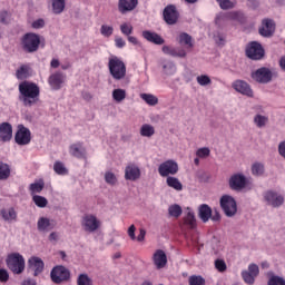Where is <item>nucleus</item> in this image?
<instances>
[{
  "instance_id": "1",
  "label": "nucleus",
  "mask_w": 285,
  "mask_h": 285,
  "mask_svg": "<svg viewBox=\"0 0 285 285\" xmlns=\"http://www.w3.org/2000/svg\"><path fill=\"white\" fill-rule=\"evenodd\" d=\"M18 90L20 92L19 100L26 106V108H32L39 102V95H41V89L39 85L30 81H22Z\"/></svg>"
},
{
  "instance_id": "2",
  "label": "nucleus",
  "mask_w": 285,
  "mask_h": 285,
  "mask_svg": "<svg viewBox=\"0 0 285 285\" xmlns=\"http://www.w3.org/2000/svg\"><path fill=\"white\" fill-rule=\"evenodd\" d=\"M6 264L9 271H12L14 275H21L26 271V258L19 253L9 254Z\"/></svg>"
},
{
  "instance_id": "3",
  "label": "nucleus",
  "mask_w": 285,
  "mask_h": 285,
  "mask_svg": "<svg viewBox=\"0 0 285 285\" xmlns=\"http://www.w3.org/2000/svg\"><path fill=\"white\" fill-rule=\"evenodd\" d=\"M108 68L111 77L116 79V81H121V79L126 77V63L116 56L109 59Z\"/></svg>"
},
{
  "instance_id": "4",
  "label": "nucleus",
  "mask_w": 285,
  "mask_h": 285,
  "mask_svg": "<svg viewBox=\"0 0 285 285\" xmlns=\"http://www.w3.org/2000/svg\"><path fill=\"white\" fill-rule=\"evenodd\" d=\"M40 43L41 39L37 33H26L22 38V49L24 52H37L39 50Z\"/></svg>"
},
{
  "instance_id": "5",
  "label": "nucleus",
  "mask_w": 285,
  "mask_h": 285,
  "mask_svg": "<svg viewBox=\"0 0 285 285\" xmlns=\"http://www.w3.org/2000/svg\"><path fill=\"white\" fill-rule=\"evenodd\" d=\"M226 21H238L239 23H244L246 21V17L242 11H232L227 13H219L216 16L215 23L216 26H224Z\"/></svg>"
},
{
  "instance_id": "6",
  "label": "nucleus",
  "mask_w": 285,
  "mask_h": 285,
  "mask_svg": "<svg viewBox=\"0 0 285 285\" xmlns=\"http://www.w3.org/2000/svg\"><path fill=\"white\" fill-rule=\"evenodd\" d=\"M228 186L230 190L242 193L248 186V178L242 173L233 174L228 179Z\"/></svg>"
},
{
  "instance_id": "7",
  "label": "nucleus",
  "mask_w": 285,
  "mask_h": 285,
  "mask_svg": "<svg viewBox=\"0 0 285 285\" xmlns=\"http://www.w3.org/2000/svg\"><path fill=\"white\" fill-rule=\"evenodd\" d=\"M220 208L225 213L226 217H235V215H237V202L230 195H224L220 197Z\"/></svg>"
},
{
  "instance_id": "8",
  "label": "nucleus",
  "mask_w": 285,
  "mask_h": 285,
  "mask_svg": "<svg viewBox=\"0 0 285 285\" xmlns=\"http://www.w3.org/2000/svg\"><path fill=\"white\" fill-rule=\"evenodd\" d=\"M263 199L266 206H271L272 208H281V206H284V195L275 190L263 193Z\"/></svg>"
},
{
  "instance_id": "9",
  "label": "nucleus",
  "mask_w": 285,
  "mask_h": 285,
  "mask_svg": "<svg viewBox=\"0 0 285 285\" xmlns=\"http://www.w3.org/2000/svg\"><path fill=\"white\" fill-rule=\"evenodd\" d=\"M252 79L256 81V83H271L273 81V70L268 67H261L252 72Z\"/></svg>"
},
{
  "instance_id": "10",
  "label": "nucleus",
  "mask_w": 285,
  "mask_h": 285,
  "mask_svg": "<svg viewBox=\"0 0 285 285\" xmlns=\"http://www.w3.org/2000/svg\"><path fill=\"white\" fill-rule=\"evenodd\" d=\"M50 278L53 284H63L70 279V271L61 265L56 266L50 272Z\"/></svg>"
},
{
  "instance_id": "11",
  "label": "nucleus",
  "mask_w": 285,
  "mask_h": 285,
  "mask_svg": "<svg viewBox=\"0 0 285 285\" xmlns=\"http://www.w3.org/2000/svg\"><path fill=\"white\" fill-rule=\"evenodd\" d=\"M158 173L160 177L177 175V173H179V165L173 159L166 160L158 166Z\"/></svg>"
},
{
  "instance_id": "12",
  "label": "nucleus",
  "mask_w": 285,
  "mask_h": 285,
  "mask_svg": "<svg viewBox=\"0 0 285 285\" xmlns=\"http://www.w3.org/2000/svg\"><path fill=\"white\" fill-rule=\"evenodd\" d=\"M16 144L18 146H28L32 141V132L23 125L18 126V130L14 136Z\"/></svg>"
},
{
  "instance_id": "13",
  "label": "nucleus",
  "mask_w": 285,
  "mask_h": 285,
  "mask_svg": "<svg viewBox=\"0 0 285 285\" xmlns=\"http://www.w3.org/2000/svg\"><path fill=\"white\" fill-rule=\"evenodd\" d=\"M242 278L245 284L253 285L255 284V278L259 275V266L255 263L248 265L247 269H244L242 273Z\"/></svg>"
},
{
  "instance_id": "14",
  "label": "nucleus",
  "mask_w": 285,
  "mask_h": 285,
  "mask_svg": "<svg viewBox=\"0 0 285 285\" xmlns=\"http://www.w3.org/2000/svg\"><path fill=\"white\" fill-rule=\"evenodd\" d=\"M246 56L248 59L259 61V59H264V48L259 42H250L246 48Z\"/></svg>"
},
{
  "instance_id": "15",
  "label": "nucleus",
  "mask_w": 285,
  "mask_h": 285,
  "mask_svg": "<svg viewBox=\"0 0 285 285\" xmlns=\"http://www.w3.org/2000/svg\"><path fill=\"white\" fill-rule=\"evenodd\" d=\"M101 226V220L95 215H85L82 217V228L86 233H95Z\"/></svg>"
},
{
  "instance_id": "16",
  "label": "nucleus",
  "mask_w": 285,
  "mask_h": 285,
  "mask_svg": "<svg viewBox=\"0 0 285 285\" xmlns=\"http://www.w3.org/2000/svg\"><path fill=\"white\" fill-rule=\"evenodd\" d=\"M125 179L126 181H137V179H141V168H139V165L129 163L125 167Z\"/></svg>"
},
{
  "instance_id": "17",
  "label": "nucleus",
  "mask_w": 285,
  "mask_h": 285,
  "mask_svg": "<svg viewBox=\"0 0 285 285\" xmlns=\"http://www.w3.org/2000/svg\"><path fill=\"white\" fill-rule=\"evenodd\" d=\"M163 17L168 26H175L179 19V12H177V8L174 4H169L164 9Z\"/></svg>"
},
{
  "instance_id": "18",
  "label": "nucleus",
  "mask_w": 285,
  "mask_h": 285,
  "mask_svg": "<svg viewBox=\"0 0 285 285\" xmlns=\"http://www.w3.org/2000/svg\"><path fill=\"white\" fill-rule=\"evenodd\" d=\"M232 88L245 97H253V89L250 88V85L244 80H235L232 83Z\"/></svg>"
},
{
  "instance_id": "19",
  "label": "nucleus",
  "mask_w": 285,
  "mask_h": 285,
  "mask_svg": "<svg viewBox=\"0 0 285 285\" xmlns=\"http://www.w3.org/2000/svg\"><path fill=\"white\" fill-rule=\"evenodd\" d=\"M28 265H29V268H31V271H33L35 277H37V276L41 275V273H43L45 264H43V259H41L40 257L33 256V257L29 258Z\"/></svg>"
},
{
  "instance_id": "20",
  "label": "nucleus",
  "mask_w": 285,
  "mask_h": 285,
  "mask_svg": "<svg viewBox=\"0 0 285 285\" xmlns=\"http://www.w3.org/2000/svg\"><path fill=\"white\" fill-rule=\"evenodd\" d=\"M139 6V0H118V10L121 14L132 12Z\"/></svg>"
},
{
  "instance_id": "21",
  "label": "nucleus",
  "mask_w": 285,
  "mask_h": 285,
  "mask_svg": "<svg viewBox=\"0 0 285 285\" xmlns=\"http://www.w3.org/2000/svg\"><path fill=\"white\" fill-rule=\"evenodd\" d=\"M153 261L158 271H160V268H165L166 264H168V257L166 256V252H164L163 249L156 250L154 253Z\"/></svg>"
},
{
  "instance_id": "22",
  "label": "nucleus",
  "mask_w": 285,
  "mask_h": 285,
  "mask_svg": "<svg viewBox=\"0 0 285 285\" xmlns=\"http://www.w3.org/2000/svg\"><path fill=\"white\" fill-rule=\"evenodd\" d=\"M275 32V22L271 19H265L262 22V27L259 28V35L262 37H273Z\"/></svg>"
},
{
  "instance_id": "23",
  "label": "nucleus",
  "mask_w": 285,
  "mask_h": 285,
  "mask_svg": "<svg viewBox=\"0 0 285 285\" xmlns=\"http://www.w3.org/2000/svg\"><path fill=\"white\" fill-rule=\"evenodd\" d=\"M48 81L52 90H59L61 89V86H63V81H66V76L61 72H56L49 77Z\"/></svg>"
},
{
  "instance_id": "24",
  "label": "nucleus",
  "mask_w": 285,
  "mask_h": 285,
  "mask_svg": "<svg viewBox=\"0 0 285 285\" xmlns=\"http://www.w3.org/2000/svg\"><path fill=\"white\" fill-rule=\"evenodd\" d=\"M37 228L40 233H50L55 228V220L48 217H40L37 222Z\"/></svg>"
},
{
  "instance_id": "25",
  "label": "nucleus",
  "mask_w": 285,
  "mask_h": 285,
  "mask_svg": "<svg viewBox=\"0 0 285 285\" xmlns=\"http://www.w3.org/2000/svg\"><path fill=\"white\" fill-rule=\"evenodd\" d=\"M163 77H173L177 72V65L173 60L161 61Z\"/></svg>"
},
{
  "instance_id": "26",
  "label": "nucleus",
  "mask_w": 285,
  "mask_h": 285,
  "mask_svg": "<svg viewBox=\"0 0 285 285\" xmlns=\"http://www.w3.org/2000/svg\"><path fill=\"white\" fill-rule=\"evenodd\" d=\"M69 153L77 159H86V147L82 142H75L69 147Z\"/></svg>"
},
{
  "instance_id": "27",
  "label": "nucleus",
  "mask_w": 285,
  "mask_h": 285,
  "mask_svg": "<svg viewBox=\"0 0 285 285\" xmlns=\"http://www.w3.org/2000/svg\"><path fill=\"white\" fill-rule=\"evenodd\" d=\"M0 215L4 222L12 224V222H17V209L14 207H6L0 210Z\"/></svg>"
},
{
  "instance_id": "28",
  "label": "nucleus",
  "mask_w": 285,
  "mask_h": 285,
  "mask_svg": "<svg viewBox=\"0 0 285 285\" xmlns=\"http://www.w3.org/2000/svg\"><path fill=\"white\" fill-rule=\"evenodd\" d=\"M12 139V125L9 122L0 124V141H10Z\"/></svg>"
},
{
  "instance_id": "29",
  "label": "nucleus",
  "mask_w": 285,
  "mask_h": 285,
  "mask_svg": "<svg viewBox=\"0 0 285 285\" xmlns=\"http://www.w3.org/2000/svg\"><path fill=\"white\" fill-rule=\"evenodd\" d=\"M164 55H168L169 57H179L180 59H184L186 57V49L183 48H175L171 46H164L163 47Z\"/></svg>"
},
{
  "instance_id": "30",
  "label": "nucleus",
  "mask_w": 285,
  "mask_h": 285,
  "mask_svg": "<svg viewBox=\"0 0 285 285\" xmlns=\"http://www.w3.org/2000/svg\"><path fill=\"white\" fill-rule=\"evenodd\" d=\"M198 217L204 224H206L210 217H213V208L206 204H202L198 207Z\"/></svg>"
},
{
  "instance_id": "31",
  "label": "nucleus",
  "mask_w": 285,
  "mask_h": 285,
  "mask_svg": "<svg viewBox=\"0 0 285 285\" xmlns=\"http://www.w3.org/2000/svg\"><path fill=\"white\" fill-rule=\"evenodd\" d=\"M142 37L149 43H155L156 46H161L164 43V38L156 32L153 31H142Z\"/></svg>"
},
{
  "instance_id": "32",
  "label": "nucleus",
  "mask_w": 285,
  "mask_h": 285,
  "mask_svg": "<svg viewBox=\"0 0 285 285\" xmlns=\"http://www.w3.org/2000/svg\"><path fill=\"white\" fill-rule=\"evenodd\" d=\"M185 225L188 226V228H195L197 226V219L195 218V212L190 209V207H187L185 210V218H184Z\"/></svg>"
},
{
  "instance_id": "33",
  "label": "nucleus",
  "mask_w": 285,
  "mask_h": 285,
  "mask_svg": "<svg viewBox=\"0 0 285 285\" xmlns=\"http://www.w3.org/2000/svg\"><path fill=\"white\" fill-rule=\"evenodd\" d=\"M178 43L187 49L193 48L195 46L193 42V37L186 32H183L178 36Z\"/></svg>"
},
{
  "instance_id": "34",
  "label": "nucleus",
  "mask_w": 285,
  "mask_h": 285,
  "mask_svg": "<svg viewBox=\"0 0 285 285\" xmlns=\"http://www.w3.org/2000/svg\"><path fill=\"white\" fill-rule=\"evenodd\" d=\"M166 184L169 188H174V190H184V185H181V181H179V178L177 177L168 176L166 179Z\"/></svg>"
},
{
  "instance_id": "35",
  "label": "nucleus",
  "mask_w": 285,
  "mask_h": 285,
  "mask_svg": "<svg viewBox=\"0 0 285 285\" xmlns=\"http://www.w3.org/2000/svg\"><path fill=\"white\" fill-rule=\"evenodd\" d=\"M267 277V285H285V278L279 275H276L273 272H268Z\"/></svg>"
},
{
  "instance_id": "36",
  "label": "nucleus",
  "mask_w": 285,
  "mask_h": 285,
  "mask_svg": "<svg viewBox=\"0 0 285 285\" xmlns=\"http://www.w3.org/2000/svg\"><path fill=\"white\" fill-rule=\"evenodd\" d=\"M30 66L28 65L20 66L16 71L17 79L21 81H23V79H28V77H30Z\"/></svg>"
},
{
  "instance_id": "37",
  "label": "nucleus",
  "mask_w": 285,
  "mask_h": 285,
  "mask_svg": "<svg viewBox=\"0 0 285 285\" xmlns=\"http://www.w3.org/2000/svg\"><path fill=\"white\" fill-rule=\"evenodd\" d=\"M126 89H122V88H117V89H114L112 92H111V97H112V100L116 102V104H121L122 101L126 100Z\"/></svg>"
},
{
  "instance_id": "38",
  "label": "nucleus",
  "mask_w": 285,
  "mask_h": 285,
  "mask_svg": "<svg viewBox=\"0 0 285 285\" xmlns=\"http://www.w3.org/2000/svg\"><path fill=\"white\" fill-rule=\"evenodd\" d=\"M11 173L12 169L10 168V165L0 161V181H6V179H9Z\"/></svg>"
},
{
  "instance_id": "39",
  "label": "nucleus",
  "mask_w": 285,
  "mask_h": 285,
  "mask_svg": "<svg viewBox=\"0 0 285 285\" xmlns=\"http://www.w3.org/2000/svg\"><path fill=\"white\" fill-rule=\"evenodd\" d=\"M53 14H61L66 10V0H51Z\"/></svg>"
},
{
  "instance_id": "40",
  "label": "nucleus",
  "mask_w": 285,
  "mask_h": 285,
  "mask_svg": "<svg viewBox=\"0 0 285 285\" xmlns=\"http://www.w3.org/2000/svg\"><path fill=\"white\" fill-rule=\"evenodd\" d=\"M45 186H46V183H43V180H41V179L30 184L29 190H30V194L32 195V197H35V195L41 193V190H43Z\"/></svg>"
},
{
  "instance_id": "41",
  "label": "nucleus",
  "mask_w": 285,
  "mask_h": 285,
  "mask_svg": "<svg viewBox=\"0 0 285 285\" xmlns=\"http://www.w3.org/2000/svg\"><path fill=\"white\" fill-rule=\"evenodd\" d=\"M140 99L148 106H157L159 104V98L153 94H140Z\"/></svg>"
},
{
  "instance_id": "42",
  "label": "nucleus",
  "mask_w": 285,
  "mask_h": 285,
  "mask_svg": "<svg viewBox=\"0 0 285 285\" xmlns=\"http://www.w3.org/2000/svg\"><path fill=\"white\" fill-rule=\"evenodd\" d=\"M266 124H268V116L262 114H256L254 116V125L256 128H266Z\"/></svg>"
},
{
  "instance_id": "43",
  "label": "nucleus",
  "mask_w": 285,
  "mask_h": 285,
  "mask_svg": "<svg viewBox=\"0 0 285 285\" xmlns=\"http://www.w3.org/2000/svg\"><path fill=\"white\" fill-rule=\"evenodd\" d=\"M153 135H155V127H153V125H148V124H144L140 127V136L141 137H153Z\"/></svg>"
},
{
  "instance_id": "44",
  "label": "nucleus",
  "mask_w": 285,
  "mask_h": 285,
  "mask_svg": "<svg viewBox=\"0 0 285 285\" xmlns=\"http://www.w3.org/2000/svg\"><path fill=\"white\" fill-rule=\"evenodd\" d=\"M94 284L95 282L92 281V277H90L86 273L79 274L77 277V285H94Z\"/></svg>"
},
{
  "instance_id": "45",
  "label": "nucleus",
  "mask_w": 285,
  "mask_h": 285,
  "mask_svg": "<svg viewBox=\"0 0 285 285\" xmlns=\"http://www.w3.org/2000/svg\"><path fill=\"white\" fill-rule=\"evenodd\" d=\"M264 164L262 163H254L252 165V175H254V177H262V175H264Z\"/></svg>"
},
{
  "instance_id": "46",
  "label": "nucleus",
  "mask_w": 285,
  "mask_h": 285,
  "mask_svg": "<svg viewBox=\"0 0 285 285\" xmlns=\"http://www.w3.org/2000/svg\"><path fill=\"white\" fill-rule=\"evenodd\" d=\"M32 202L38 206V208H46V206H48V199L40 195H33Z\"/></svg>"
},
{
  "instance_id": "47",
  "label": "nucleus",
  "mask_w": 285,
  "mask_h": 285,
  "mask_svg": "<svg viewBox=\"0 0 285 285\" xmlns=\"http://www.w3.org/2000/svg\"><path fill=\"white\" fill-rule=\"evenodd\" d=\"M189 285H206V278L202 275H191L188 278Z\"/></svg>"
},
{
  "instance_id": "48",
  "label": "nucleus",
  "mask_w": 285,
  "mask_h": 285,
  "mask_svg": "<svg viewBox=\"0 0 285 285\" xmlns=\"http://www.w3.org/2000/svg\"><path fill=\"white\" fill-rule=\"evenodd\" d=\"M168 213L170 217H176V218L181 217V213H183L181 206L177 204L171 205L168 207Z\"/></svg>"
},
{
  "instance_id": "49",
  "label": "nucleus",
  "mask_w": 285,
  "mask_h": 285,
  "mask_svg": "<svg viewBox=\"0 0 285 285\" xmlns=\"http://www.w3.org/2000/svg\"><path fill=\"white\" fill-rule=\"evenodd\" d=\"M112 32H115V28L112 26L102 24L100 27V35L107 39L112 37Z\"/></svg>"
},
{
  "instance_id": "50",
  "label": "nucleus",
  "mask_w": 285,
  "mask_h": 285,
  "mask_svg": "<svg viewBox=\"0 0 285 285\" xmlns=\"http://www.w3.org/2000/svg\"><path fill=\"white\" fill-rule=\"evenodd\" d=\"M196 81L198 86H203V87L210 86V83H213V80L208 75L197 76Z\"/></svg>"
},
{
  "instance_id": "51",
  "label": "nucleus",
  "mask_w": 285,
  "mask_h": 285,
  "mask_svg": "<svg viewBox=\"0 0 285 285\" xmlns=\"http://www.w3.org/2000/svg\"><path fill=\"white\" fill-rule=\"evenodd\" d=\"M196 157L199 159H207V157H210V148L208 147H202L196 150Z\"/></svg>"
},
{
  "instance_id": "52",
  "label": "nucleus",
  "mask_w": 285,
  "mask_h": 285,
  "mask_svg": "<svg viewBox=\"0 0 285 285\" xmlns=\"http://www.w3.org/2000/svg\"><path fill=\"white\" fill-rule=\"evenodd\" d=\"M105 181L109 186H115L117 184V176L112 171L105 173Z\"/></svg>"
},
{
  "instance_id": "53",
  "label": "nucleus",
  "mask_w": 285,
  "mask_h": 285,
  "mask_svg": "<svg viewBox=\"0 0 285 285\" xmlns=\"http://www.w3.org/2000/svg\"><path fill=\"white\" fill-rule=\"evenodd\" d=\"M222 10H230L235 8V2L230 0H216Z\"/></svg>"
},
{
  "instance_id": "54",
  "label": "nucleus",
  "mask_w": 285,
  "mask_h": 285,
  "mask_svg": "<svg viewBox=\"0 0 285 285\" xmlns=\"http://www.w3.org/2000/svg\"><path fill=\"white\" fill-rule=\"evenodd\" d=\"M120 31L125 37H130L132 35V24L130 23H122L120 24Z\"/></svg>"
},
{
  "instance_id": "55",
  "label": "nucleus",
  "mask_w": 285,
  "mask_h": 285,
  "mask_svg": "<svg viewBox=\"0 0 285 285\" xmlns=\"http://www.w3.org/2000/svg\"><path fill=\"white\" fill-rule=\"evenodd\" d=\"M53 170L57 173V175H66V166H63V163L61 161L55 163Z\"/></svg>"
},
{
  "instance_id": "56",
  "label": "nucleus",
  "mask_w": 285,
  "mask_h": 285,
  "mask_svg": "<svg viewBox=\"0 0 285 285\" xmlns=\"http://www.w3.org/2000/svg\"><path fill=\"white\" fill-rule=\"evenodd\" d=\"M215 268L218 271V273H224L226 272V262L224 259H216L215 261Z\"/></svg>"
},
{
  "instance_id": "57",
  "label": "nucleus",
  "mask_w": 285,
  "mask_h": 285,
  "mask_svg": "<svg viewBox=\"0 0 285 285\" xmlns=\"http://www.w3.org/2000/svg\"><path fill=\"white\" fill-rule=\"evenodd\" d=\"M46 26V20L43 19H38V20H35L31 24V27L35 29V30H41V28H43Z\"/></svg>"
},
{
  "instance_id": "58",
  "label": "nucleus",
  "mask_w": 285,
  "mask_h": 285,
  "mask_svg": "<svg viewBox=\"0 0 285 285\" xmlns=\"http://www.w3.org/2000/svg\"><path fill=\"white\" fill-rule=\"evenodd\" d=\"M214 39H215L216 43H218V46H224V43H226V37L222 33L215 35Z\"/></svg>"
},
{
  "instance_id": "59",
  "label": "nucleus",
  "mask_w": 285,
  "mask_h": 285,
  "mask_svg": "<svg viewBox=\"0 0 285 285\" xmlns=\"http://www.w3.org/2000/svg\"><path fill=\"white\" fill-rule=\"evenodd\" d=\"M115 45H116V48H126V40H124V38L121 37H116Z\"/></svg>"
},
{
  "instance_id": "60",
  "label": "nucleus",
  "mask_w": 285,
  "mask_h": 285,
  "mask_svg": "<svg viewBox=\"0 0 285 285\" xmlns=\"http://www.w3.org/2000/svg\"><path fill=\"white\" fill-rule=\"evenodd\" d=\"M10 19V13H8V11H2L0 12V23H8Z\"/></svg>"
},
{
  "instance_id": "61",
  "label": "nucleus",
  "mask_w": 285,
  "mask_h": 285,
  "mask_svg": "<svg viewBox=\"0 0 285 285\" xmlns=\"http://www.w3.org/2000/svg\"><path fill=\"white\" fill-rule=\"evenodd\" d=\"M10 279V274H8L7 269H0V282H7Z\"/></svg>"
},
{
  "instance_id": "62",
  "label": "nucleus",
  "mask_w": 285,
  "mask_h": 285,
  "mask_svg": "<svg viewBox=\"0 0 285 285\" xmlns=\"http://www.w3.org/2000/svg\"><path fill=\"white\" fill-rule=\"evenodd\" d=\"M278 155L285 159V140L278 144Z\"/></svg>"
},
{
  "instance_id": "63",
  "label": "nucleus",
  "mask_w": 285,
  "mask_h": 285,
  "mask_svg": "<svg viewBox=\"0 0 285 285\" xmlns=\"http://www.w3.org/2000/svg\"><path fill=\"white\" fill-rule=\"evenodd\" d=\"M137 230V228L135 227V225L129 226L128 228V236L130 237V239L135 240L137 239V236L135 235V232Z\"/></svg>"
},
{
  "instance_id": "64",
  "label": "nucleus",
  "mask_w": 285,
  "mask_h": 285,
  "mask_svg": "<svg viewBox=\"0 0 285 285\" xmlns=\"http://www.w3.org/2000/svg\"><path fill=\"white\" fill-rule=\"evenodd\" d=\"M21 285H37V281L35 278L24 279Z\"/></svg>"
}]
</instances>
